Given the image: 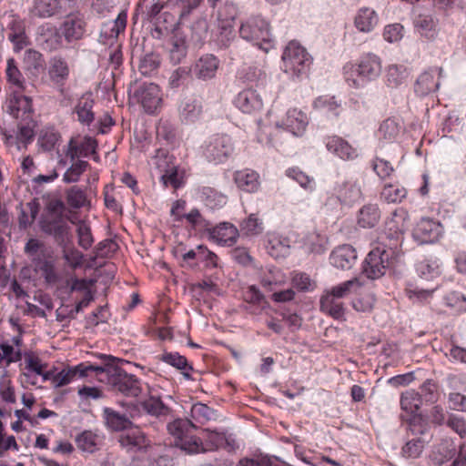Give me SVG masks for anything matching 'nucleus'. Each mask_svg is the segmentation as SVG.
<instances>
[{
  "mask_svg": "<svg viewBox=\"0 0 466 466\" xmlns=\"http://www.w3.org/2000/svg\"><path fill=\"white\" fill-rule=\"evenodd\" d=\"M309 124L307 114L298 108H290L287 111L282 120V126L294 136H301Z\"/></svg>",
  "mask_w": 466,
  "mask_h": 466,
  "instance_id": "nucleus-25",
  "label": "nucleus"
},
{
  "mask_svg": "<svg viewBox=\"0 0 466 466\" xmlns=\"http://www.w3.org/2000/svg\"><path fill=\"white\" fill-rule=\"evenodd\" d=\"M320 309L337 320H345L344 304L339 299L326 292L320 298Z\"/></svg>",
  "mask_w": 466,
  "mask_h": 466,
  "instance_id": "nucleus-30",
  "label": "nucleus"
},
{
  "mask_svg": "<svg viewBox=\"0 0 466 466\" xmlns=\"http://www.w3.org/2000/svg\"><path fill=\"white\" fill-rule=\"evenodd\" d=\"M422 404L420 395L415 390H407L401 394L400 407L403 410L410 413H416Z\"/></svg>",
  "mask_w": 466,
  "mask_h": 466,
  "instance_id": "nucleus-55",
  "label": "nucleus"
},
{
  "mask_svg": "<svg viewBox=\"0 0 466 466\" xmlns=\"http://www.w3.org/2000/svg\"><path fill=\"white\" fill-rule=\"evenodd\" d=\"M417 271L424 279H432L440 275V264L436 259H424L418 263Z\"/></svg>",
  "mask_w": 466,
  "mask_h": 466,
  "instance_id": "nucleus-63",
  "label": "nucleus"
},
{
  "mask_svg": "<svg viewBox=\"0 0 466 466\" xmlns=\"http://www.w3.org/2000/svg\"><path fill=\"white\" fill-rule=\"evenodd\" d=\"M379 23L377 13L369 7L360 8L354 19V25L360 32H371Z\"/></svg>",
  "mask_w": 466,
  "mask_h": 466,
  "instance_id": "nucleus-33",
  "label": "nucleus"
},
{
  "mask_svg": "<svg viewBox=\"0 0 466 466\" xmlns=\"http://www.w3.org/2000/svg\"><path fill=\"white\" fill-rule=\"evenodd\" d=\"M76 442L80 450L92 453L97 449L98 436L91 431H85L76 437Z\"/></svg>",
  "mask_w": 466,
  "mask_h": 466,
  "instance_id": "nucleus-57",
  "label": "nucleus"
},
{
  "mask_svg": "<svg viewBox=\"0 0 466 466\" xmlns=\"http://www.w3.org/2000/svg\"><path fill=\"white\" fill-rule=\"evenodd\" d=\"M400 131V126L393 118H387L384 120L378 130V136L380 139H383L388 142L394 141Z\"/></svg>",
  "mask_w": 466,
  "mask_h": 466,
  "instance_id": "nucleus-47",
  "label": "nucleus"
},
{
  "mask_svg": "<svg viewBox=\"0 0 466 466\" xmlns=\"http://www.w3.org/2000/svg\"><path fill=\"white\" fill-rule=\"evenodd\" d=\"M77 244L85 250L89 249L93 243L94 238L90 226L85 221H79L76 227Z\"/></svg>",
  "mask_w": 466,
  "mask_h": 466,
  "instance_id": "nucleus-59",
  "label": "nucleus"
},
{
  "mask_svg": "<svg viewBox=\"0 0 466 466\" xmlns=\"http://www.w3.org/2000/svg\"><path fill=\"white\" fill-rule=\"evenodd\" d=\"M234 144L229 136L216 134L208 138L203 149V154L208 162L224 163L233 153Z\"/></svg>",
  "mask_w": 466,
  "mask_h": 466,
  "instance_id": "nucleus-9",
  "label": "nucleus"
},
{
  "mask_svg": "<svg viewBox=\"0 0 466 466\" xmlns=\"http://www.w3.org/2000/svg\"><path fill=\"white\" fill-rule=\"evenodd\" d=\"M197 427L187 419H176L167 425V430L174 437L175 446L188 454L204 451L202 440L195 435Z\"/></svg>",
  "mask_w": 466,
  "mask_h": 466,
  "instance_id": "nucleus-4",
  "label": "nucleus"
},
{
  "mask_svg": "<svg viewBox=\"0 0 466 466\" xmlns=\"http://www.w3.org/2000/svg\"><path fill=\"white\" fill-rule=\"evenodd\" d=\"M160 66V56L156 53L146 54L140 60L139 71L144 76L151 75Z\"/></svg>",
  "mask_w": 466,
  "mask_h": 466,
  "instance_id": "nucleus-62",
  "label": "nucleus"
},
{
  "mask_svg": "<svg viewBox=\"0 0 466 466\" xmlns=\"http://www.w3.org/2000/svg\"><path fill=\"white\" fill-rule=\"evenodd\" d=\"M134 96L147 114H154L162 104L159 86L154 83H144L135 91Z\"/></svg>",
  "mask_w": 466,
  "mask_h": 466,
  "instance_id": "nucleus-12",
  "label": "nucleus"
},
{
  "mask_svg": "<svg viewBox=\"0 0 466 466\" xmlns=\"http://www.w3.org/2000/svg\"><path fill=\"white\" fill-rule=\"evenodd\" d=\"M118 441L129 452L147 451L150 447V441L137 428L121 434Z\"/></svg>",
  "mask_w": 466,
  "mask_h": 466,
  "instance_id": "nucleus-23",
  "label": "nucleus"
},
{
  "mask_svg": "<svg viewBox=\"0 0 466 466\" xmlns=\"http://www.w3.org/2000/svg\"><path fill=\"white\" fill-rule=\"evenodd\" d=\"M89 164L85 160L75 161L65 172L63 181L66 183L77 182L81 175L87 169Z\"/></svg>",
  "mask_w": 466,
  "mask_h": 466,
  "instance_id": "nucleus-60",
  "label": "nucleus"
},
{
  "mask_svg": "<svg viewBox=\"0 0 466 466\" xmlns=\"http://www.w3.org/2000/svg\"><path fill=\"white\" fill-rule=\"evenodd\" d=\"M234 181L239 189L248 193L258 191L260 186L258 174L251 169L236 171L234 174Z\"/></svg>",
  "mask_w": 466,
  "mask_h": 466,
  "instance_id": "nucleus-28",
  "label": "nucleus"
},
{
  "mask_svg": "<svg viewBox=\"0 0 466 466\" xmlns=\"http://www.w3.org/2000/svg\"><path fill=\"white\" fill-rule=\"evenodd\" d=\"M287 177L295 180L305 190L312 192L315 190L316 183L313 177L307 175L299 167H290L286 171Z\"/></svg>",
  "mask_w": 466,
  "mask_h": 466,
  "instance_id": "nucleus-53",
  "label": "nucleus"
},
{
  "mask_svg": "<svg viewBox=\"0 0 466 466\" xmlns=\"http://www.w3.org/2000/svg\"><path fill=\"white\" fill-rule=\"evenodd\" d=\"M290 248V240L289 238L272 233L268 235L267 251L274 258L278 259L285 258Z\"/></svg>",
  "mask_w": 466,
  "mask_h": 466,
  "instance_id": "nucleus-27",
  "label": "nucleus"
},
{
  "mask_svg": "<svg viewBox=\"0 0 466 466\" xmlns=\"http://www.w3.org/2000/svg\"><path fill=\"white\" fill-rule=\"evenodd\" d=\"M48 77L56 86L63 87L70 76L67 60L61 55H55L48 61Z\"/></svg>",
  "mask_w": 466,
  "mask_h": 466,
  "instance_id": "nucleus-18",
  "label": "nucleus"
},
{
  "mask_svg": "<svg viewBox=\"0 0 466 466\" xmlns=\"http://www.w3.org/2000/svg\"><path fill=\"white\" fill-rule=\"evenodd\" d=\"M445 304L459 311L466 310V296L459 291H451L444 297Z\"/></svg>",
  "mask_w": 466,
  "mask_h": 466,
  "instance_id": "nucleus-64",
  "label": "nucleus"
},
{
  "mask_svg": "<svg viewBox=\"0 0 466 466\" xmlns=\"http://www.w3.org/2000/svg\"><path fill=\"white\" fill-rule=\"evenodd\" d=\"M67 204L73 208H81L89 205L86 192L77 186H73L66 192Z\"/></svg>",
  "mask_w": 466,
  "mask_h": 466,
  "instance_id": "nucleus-54",
  "label": "nucleus"
},
{
  "mask_svg": "<svg viewBox=\"0 0 466 466\" xmlns=\"http://www.w3.org/2000/svg\"><path fill=\"white\" fill-rule=\"evenodd\" d=\"M239 236L238 229L229 222H222L211 227L208 232L210 239L222 246H233Z\"/></svg>",
  "mask_w": 466,
  "mask_h": 466,
  "instance_id": "nucleus-22",
  "label": "nucleus"
},
{
  "mask_svg": "<svg viewBox=\"0 0 466 466\" xmlns=\"http://www.w3.org/2000/svg\"><path fill=\"white\" fill-rule=\"evenodd\" d=\"M202 113V104L196 98L185 99L179 108V116L185 123L197 121Z\"/></svg>",
  "mask_w": 466,
  "mask_h": 466,
  "instance_id": "nucleus-35",
  "label": "nucleus"
},
{
  "mask_svg": "<svg viewBox=\"0 0 466 466\" xmlns=\"http://www.w3.org/2000/svg\"><path fill=\"white\" fill-rule=\"evenodd\" d=\"M313 107L327 115L338 116L340 112L341 104L330 96H320L313 102Z\"/></svg>",
  "mask_w": 466,
  "mask_h": 466,
  "instance_id": "nucleus-41",
  "label": "nucleus"
},
{
  "mask_svg": "<svg viewBox=\"0 0 466 466\" xmlns=\"http://www.w3.org/2000/svg\"><path fill=\"white\" fill-rule=\"evenodd\" d=\"M443 234V227L441 222L422 218L413 229V238L420 244L434 243L438 241Z\"/></svg>",
  "mask_w": 466,
  "mask_h": 466,
  "instance_id": "nucleus-13",
  "label": "nucleus"
},
{
  "mask_svg": "<svg viewBox=\"0 0 466 466\" xmlns=\"http://www.w3.org/2000/svg\"><path fill=\"white\" fill-rule=\"evenodd\" d=\"M159 360L181 370L182 375L187 380L192 379L189 371L193 370V367L187 362L186 357L180 355L177 352H164L159 357Z\"/></svg>",
  "mask_w": 466,
  "mask_h": 466,
  "instance_id": "nucleus-37",
  "label": "nucleus"
},
{
  "mask_svg": "<svg viewBox=\"0 0 466 466\" xmlns=\"http://www.w3.org/2000/svg\"><path fill=\"white\" fill-rule=\"evenodd\" d=\"M240 229L247 236H257L263 232V222L257 214H250L241 222Z\"/></svg>",
  "mask_w": 466,
  "mask_h": 466,
  "instance_id": "nucleus-58",
  "label": "nucleus"
},
{
  "mask_svg": "<svg viewBox=\"0 0 466 466\" xmlns=\"http://www.w3.org/2000/svg\"><path fill=\"white\" fill-rule=\"evenodd\" d=\"M380 219V210L377 204L368 203L358 212V225L363 228H374Z\"/></svg>",
  "mask_w": 466,
  "mask_h": 466,
  "instance_id": "nucleus-31",
  "label": "nucleus"
},
{
  "mask_svg": "<svg viewBox=\"0 0 466 466\" xmlns=\"http://www.w3.org/2000/svg\"><path fill=\"white\" fill-rule=\"evenodd\" d=\"M93 299L94 296L91 290H87L84 298L76 305H74V308L68 309V306L58 308L56 311V319L58 321H64L66 319H76V314L82 311L84 308L87 307Z\"/></svg>",
  "mask_w": 466,
  "mask_h": 466,
  "instance_id": "nucleus-36",
  "label": "nucleus"
},
{
  "mask_svg": "<svg viewBox=\"0 0 466 466\" xmlns=\"http://www.w3.org/2000/svg\"><path fill=\"white\" fill-rule=\"evenodd\" d=\"M381 69L380 57L372 53H368L361 56L356 63L349 62L345 64L342 71L343 77L350 87L361 88L369 82L379 78Z\"/></svg>",
  "mask_w": 466,
  "mask_h": 466,
  "instance_id": "nucleus-2",
  "label": "nucleus"
},
{
  "mask_svg": "<svg viewBox=\"0 0 466 466\" xmlns=\"http://www.w3.org/2000/svg\"><path fill=\"white\" fill-rule=\"evenodd\" d=\"M357 251L349 244L337 247L329 256L330 264L343 270L350 269L357 261Z\"/></svg>",
  "mask_w": 466,
  "mask_h": 466,
  "instance_id": "nucleus-21",
  "label": "nucleus"
},
{
  "mask_svg": "<svg viewBox=\"0 0 466 466\" xmlns=\"http://www.w3.org/2000/svg\"><path fill=\"white\" fill-rule=\"evenodd\" d=\"M96 147L97 142L91 137H84L82 138L72 137L67 145L66 157L71 161H75L78 157H87L92 155L93 159L97 161Z\"/></svg>",
  "mask_w": 466,
  "mask_h": 466,
  "instance_id": "nucleus-14",
  "label": "nucleus"
},
{
  "mask_svg": "<svg viewBox=\"0 0 466 466\" xmlns=\"http://www.w3.org/2000/svg\"><path fill=\"white\" fill-rule=\"evenodd\" d=\"M431 439L427 421L422 415L414 414L409 421L407 441L401 448V456L405 459L420 458Z\"/></svg>",
  "mask_w": 466,
  "mask_h": 466,
  "instance_id": "nucleus-3",
  "label": "nucleus"
},
{
  "mask_svg": "<svg viewBox=\"0 0 466 466\" xmlns=\"http://www.w3.org/2000/svg\"><path fill=\"white\" fill-rule=\"evenodd\" d=\"M65 211L66 206L61 200H51L40 222L42 230L54 236L57 240H64L69 232L70 228L66 222Z\"/></svg>",
  "mask_w": 466,
  "mask_h": 466,
  "instance_id": "nucleus-6",
  "label": "nucleus"
},
{
  "mask_svg": "<svg viewBox=\"0 0 466 466\" xmlns=\"http://www.w3.org/2000/svg\"><path fill=\"white\" fill-rule=\"evenodd\" d=\"M406 77V70L402 66L390 65L386 71L387 85L396 87L402 84Z\"/></svg>",
  "mask_w": 466,
  "mask_h": 466,
  "instance_id": "nucleus-61",
  "label": "nucleus"
},
{
  "mask_svg": "<svg viewBox=\"0 0 466 466\" xmlns=\"http://www.w3.org/2000/svg\"><path fill=\"white\" fill-rule=\"evenodd\" d=\"M169 59L174 64H179L186 57L187 46L183 36L174 35L170 40Z\"/></svg>",
  "mask_w": 466,
  "mask_h": 466,
  "instance_id": "nucleus-44",
  "label": "nucleus"
},
{
  "mask_svg": "<svg viewBox=\"0 0 466 466\" xmlns=\"http://www.w3.org/2000/svg\"><path fill=\"white\" fill-rule=\"evenodd\" d=\"M327 238L317 232L309 233L304 240V246L310 253L321 254L326 250Z\"/></svg>",
  "mask_w": 466,
  "mask_h": 466,
  "instance_id": "nucleus-56",
  "label": "nucleus"
},
{
  "mask_svg": "<svg viewBox=\"0 0 466 466\" xmlns=\"http://www.w3.org/2000/svg\"><path fill=\"white\" fill-rule=\"evenodd\" d=\"M41 33L37 40L42 48L46 51H55L59 49L62 45V34L54 26H42Z\"/></svg>",
  "mask_w": 466,
  "mask_h": 466,
  "instance_id": "nucleus-29",
  "label": "nucleus"
},
{
  "mask_svg": "<svg viewBox=\"0 0 466 466\" xmlns=\"http://www.w3.org/2000/svg\"><path fill=\"white\" fill-rule=\"evenodd\" d=\"M86 23L78 15H67L60 26V32L67 43L82 39L86 34Z\"/></svg>",
  "mask_w": 466,
  "mask_h": 466,
  "instance_id": "nucleus-17",
  "label": "nucleus"
},
{
  "mask_svg": "<svg viewBox=\"0 0 466 466\" xmlns=\"http://www.w3.org/2000/svg\"><path fill=\"white\" fill-rule=\"evenodd\" d=\"M325 145L329 152L344 160H353L359 156L357 148L338 136L326 137Z\"/></svg>",
  "mask_w": 466,
  "mask_h": 466,
  "instance_id": "nucleus-24",
  "label": "nucleus"
},
{
  "mask_svg": "<svg viewBox=\"0 0 466 466\" xmlns=\"http://www.w3.org/2000/svg\"><path fill=\"white\" fill-rule=\"evenodd\" d=\"M383 247L371 249L363 263V273L370 279H376L385 274L391 263L394 248L391 243H382Z\"/></svg>",
  "mask_w": 466,
  "mask_h": 466,
  "instance_id": "nucleus-8",
  "label": "nucleus"
},
{
  "mask_svg": "<svg viewBox=\"0 0 466 466\" xmlns=\"http://www.w3.org/2000/svg\"><path fill=\"white\" fill-rule=\"evenodd\" d=\"M157 137L166 145H174L177 140V128L167 120H160L157 126Z\"/></svg>",
  "mask_w": 466,
  "mask_h": 466,
  "instance_id": "nucleus-46",
  "label": "nucleus"
},
{
  "mask_svg": "<svg viewBox=\"0 0 466 466\" xmlns=\"http://www.w3.org/2000/svg\"><path fill=\"white\" fill-rule=\"evenodd\" d=\"M127 20V13L125 11L120 12L115 20L103 25L101 36L106 39L116 38L120 33L125 31Z\"/></svg>",
  "mask_w": 466,
  "mask_h": 466,
  "instance_id": "nucleus-39",
  "label": "nucleus"
},
{
  "mask_svg": "<svg viewBox=\"0 0 466 466\" xmlns=\"http://www.w3.org/2000/svg\"><path fill=\"white\" fill-rule=\"evenodd\" d=\"M103 415L106 425L113 431H121L132 427L133 422L129 421L125 413L116 411L111 408H105Z\"/></svg>",
  "mask_w": 466,
  "mask_h": 466,
  "instance_id": "nucleus-32",
  "label": "nucleus"
},
{
  "mask_svg": "<svg viewBox=\"0 0 466 466\" xmlns=\"http://www.w3.org/2000/svg\"><path fill=\"white\" fill-rule=\"evenodd\" d=\"M154 165L161 173L160 179L165 187L168 186L175 189L180 187L182 181L177 167L173 164L172 156H168L163 150H158L154 157Z\"/></svg>",
  "mask_w": 466,
  "mask_h": 466,
  "instance_id": "nucleus-11",
  "label": "nucleus"
},
{
  "mask_svg": "<svg viewBox=\"0 0 466 466\" xmlns=\"http://www.w3.org/2000/svg\"><path fill=\"white\" fill-rule=\"evenodd\" d=\"M184 218L194 229L197 230H205L208 233L212 227L211 223L202 216L198 208H193L190 212L185 215H178L176 221L181 222Z\"/></svg>",
  "mask_w": 466,
  "mask_h": 466,
  "instance_id": "nucleus-42",
  "label": "nucleus"
},
{
  "mask_svg": "<svg viewBox=\"0 0 466 466\" xmlns=\"http://www.w3.org/2000/svg\"><path fill=\"white\" fill-rule=\"evenodd\" d=\"M201 200L207 207L217 208L226 203V197L210 187H203L200 191Z\"/></svg>",
  "mask_w": 466,
  "mask_h": 466,
  "instance_id": "nucleus-49",
  "label": "nucleus"
},
{
  "mask_svg": "<svg viewBox=\"0 0 466 466\" xmlns=\"http://www.w3.org/2000/svg\"><path fill=\"white\" fill-rule=\"evenodd\" d=\"M356 293L358 297L352 300L353 309L359 312H370L375 303L374 296L370 292L365 291L362 286L361 289Z\"/></svg>",
  "mask_w": 466,
  "mask_h": 466,
  "instance_id": "nucleus-51",
  "label": "nucleus"
},
{
  "mask_svg": "<svg viewBox=\"0 0 466 466\" xmlns=\"http://www.w3.org/2000/svg\"><path fill=\"white\" fill-rule=\"evenodd\" d=\"M142 409L154 416L167 415L169 409L163 403L160 397L150 395L148 399L141 402Z\"/></svg>",
  "mask_w": 466,
  "mask_h": 466,
  "instance_id": "nucleus-52",
  "label": "nucleus"
},
{
  "mask_svg": "<svg viewBox=\"0 0 466 466\" xmlns=\"http://www.w3.org/2000/svg\"><path fill=\"white\" fill-rule=\"evenodd\" d=\"M334 194L342 205L351 206L362 198L361 186L358 180H344L334 187Z\"/></svg>",
  "mask_w": 466,
  "mask_h": 466,
  "instance_id": "nucleus-16",
  "label": "nucleus"
},
{
  "mask_svg": "<svg viewBox=\"0 0 466 466\" xmlns=\"http://www.w3.org/2000/svg\"><path fill=\"white\" fill-rule=\"evenodd\" d=\"M206 444H204V451H201L200 452L217 450L219 448H227L228 450L235 449L234 440L228 438L224 433L209 430H206Z\"/></svg>",
  "mask_w": 466,
  "mask_h": 466,
  "instance_id": "nucleus-34",
  "label": "nucleus"
},
{
  "mask_svg": "<svg viewBox=\"0 0 466 466\" xmlns=\"http://www.w3.org/2000/svg\"><path fill=\"white\" fill-rule=\"evenodd\" d=\"M59 8L58 0H35L30 14L35 17L48 18L56 15Z\"/></svg>",
  "mask_w": 466,
  "mask_h": 466,
  "instance_id": "nucleus-38",
  "label": "nucleus"
},
{
  "mask_svg": "<svg viewBox=\"0 0 466 466\" xmlns=\"http://www.w3.org/2000/svg\"><path fill=\"white\" fill-rule=\"evenodd\" d=\"M190 415L192 420L199 424H205L216 417L215 410L207 404L201 402L192 405Z\"/></svg>",
  "mask_w": 466,
  "mask_h": 466,
  "instance_id": "nucleus-50",
  "label": "nucleus"
},
{
  "mask_svg": "<svg viewBox=\"0 0 466 466\" xmlns=\"http://www.w3.org/2000/svg\"><path fill=\"white\" fill-rule=\"evenodd\" d=\"M409 213L406 209L400 208L395 209L385 222V230L380 236L381 243L388 239L391 247L397 248L405 230L408 228Z\"/></svg>",
  "mask_w": 466,
  "mask_h": 466,
  "instance_id": "nucleus-10",
  "label": "nucleus"
},
{
  "mask_svg": "<svg viewBox=\"0 0 466 466\" xmlns=\"http://www.w3.org/2000/svg\"><path fill=\"white\" fill-rule=\"evenodd\" d=\"M240 36L253 42L260 49L268 52L273 47V41L268 23L261 16H252L241 24Z\"/></svg>",
  "mask_w": 466,
  "mask_h": 466,
  "instance_id": "nucleus-7",
  "label": "nucleus"
},
{
  "mask_svg": "<svg viewBox=\"0 0 466 466\" xmlns=\"http://www.w3.org/2000/svg\"><path fill=\"white\" fill-rule=\"evenodd\" d=\"M5 76L7 82L18 90L23 91L25 89V79L14 57H9L6 61Z\"/></svg>",
  "mask_w": 466,
  "mask_h": 466,
  "instance_id": "nucleus-43",
  "label": "nucleus"
},
{
  "mask_svg": "<svg viewBox=\"0 0 466 466\" xmlns=\"http://www.w3.org/2000/svg\"><path fill=\"white\" fill-rule=\"evenodd\" d=\"M442 72L441 67H434L421 73L415 83V92L419 96H424L438 90L440 86L439 79Z\"/></svg>",
  "mask_w": 466,
  "mask_h": 466,
  "instance_id": "nucleus-19",
  "label": "nucleus"
},
{
  "mask_svg": "<svg viewBox=\"0 0 466 466\" xmlns=\"http://www.w3.org/2000/svg\"><path fill=\"white\" fill-rule=\"evenodd\" d=\"M361 289V284L358 279H353L342 282L337 286L332 287L329 290H327L329 294L332 295L336 299H343L351 293H356Z\"/></svg>",
  "mask_w": 466,
  "mask_h": 466,
  "instance_id": "nucleus-45",
  "label": "nucleus"
},
{
  "mask_svg": "<svg viewBox=\"0 0 466 466\" xmlns=\"http://www.w3.org/2000/svg\"><path fill=\"white\" fill-rule=\"evenodd\" d=\"M96 371H102L99 365H94L90 363H80L79 365L63 370L54 376L55 387H62L69 384L76 377L83 378L87 377L91 373L96 374Z\"/></svg>",
  "mask_w": 466,
  "mask_h": 466,
  "instance_id": "nucleus-15",
  "label": "nucleus"
},
{
  "mask_svg": "<svg viewBox=\"0 0 466 466\" xmlns=\"http://www.w3.org/2000/svg\"><path fill=\"white\" fill-rule=\"evenodd\" d=\"M93 106L94 99L92 93L84 94L76 106V112L81 123L89 125L94 120Z\"/></svg>",
  "mask_w": 466,
  "mask_h": 466,
  "instance_id": "nucleus-40",
  "label": "nucleus"
},
{
  "mask_svg": "<svg viewBox=\"0 0 466 466\" xmlns=\"http://www.w3.org/2000/svg\"><path fill=\"white\" fill-rule=\"evenodd\" d=\"M219 60L213 55L202 56L193 66L194 76L201 80H208L215 77L218 69Z\"/></svg>",
  "mask_w": 466,
  "mask_h": 466,
  "instance_id": "nucleus-26",
  "label": "nucleus"
},
{
  "mask_svg": "<svg viewBox=\"0 0 466 466\" xmlns=\"http://www.w3.org/2000/svg\"><path fill=\"white\" fill-rule=\"evenodd\" d=\"M235 106L246 114L259 112L263 107L260 95L254 89L248 88L240 91L235 100Z\"/></svg>",
  "mask_w": 466,
  "mask_h": 466,
  "instance_id": "nucleus-20",
  "label": "nucleus"
},
{
  "mask_svg": "<svg viewBox=\"0 0 466 466\" xmlns=\"http://www.w3.org/2000/svg\"><path fill=\"white\" fill-rule=\"evenodd\" d=\"M102 358L106 362L105 365H99L102 371H96V377L98 380H106L112 391L127 397H137L142 392V384L139 379L115 365L113 357L103 355Z\"/></svg>",
  "mask_w": 466,
  "mask_h": 466,
  "instance_id": "nucleus-1",
  "label": "nucleus"
},
{
  "mask_svg": "<svg viewBox=\"0 0 466 466\" xmlns=\"http://www.w3.org/2000/svg\"><path fill=\"white\" fill-rule=\"evenodd\" d=\"M283 70L292 79H299L307 76L312 57L296 40L290 41L282 54Z\"/></svg>",
  "mask_w": 466,
  "mask_h": 466,
  "instance_id": "nucleus-5",
  "label": "nucleus"
},
{
  "mask_svg": "<svg viewBox=\"0 0 466 466\" xmlns=\"http://www.w3.org/2000/svg\"><path fill=\"white\" fill-rule=\"evenodd\" d=\"M407 196V190L398 184H387L382 188L380 198L387 203L401 202Z\"/></svg>",
  "mask_w": 466,
  "mask_h": 466,
  "instance_id": "nucleus-48",
  "label": "nucleus"
}]
</instances>
